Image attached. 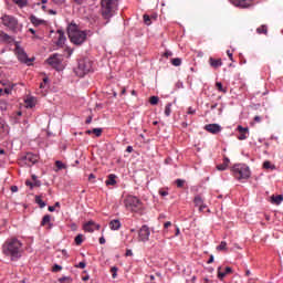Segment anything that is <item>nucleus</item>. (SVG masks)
I'll return each instance as SVG.
<instances>
[{"label": "nucleus", "mask_w": 283, "mask_h": 283, "mask_svg": "<svg viewBox=\"0 0 283 283\" xmlns=\"http://www.w3.org/2000/svg\"><path fill=\"white\" fill-rule=\"evenodd\" d=\"M263 169H275V165H272L271 161L263 163Z\"/></svg>", "instance_id": "35"}, {"label": "nucleus", "mask_w": 283, "mask_h": 283, "mask_svg": "<svg viewBox=\"0 0 283 283\" xmlns=\"http://www.w3.org/2000/svg\"><path fill=\"white\" fill-rule=\"evenodd\" d=\"M195 205L196 207H199V211H203L207 209V206L203 205L202 197L196 196L195 197Z\"/></svg>", "instance_id": "17"}, {"label": "nucleus", "mask_w": 283, "mask_h": 283, "mask_svg": "<svg viewBox=\"0 0 283 283\" xmlns=\"http://www.w3.org/2000/svg\"><path fill=\"white\" fill-rule=\"evenodd\" d=\"M74 242L77 247H81V244H83V234H77L74 239Z\"/></svg>", "instance_id": "31"}, {"label": "nucleus", "mask_w": 283, "mask_h": 283, "mask_svg": "<svg viewBox=\"0 0 283 283\" xmlns=\"http://www.w3.org/2000/svg\"><path fill=\"white\" fill-rule=\"evenodd\" d=\"M114 185H116V175L111 174L108 175V179L106 180V187H114Z\"/></svg>", "instance_id": "25"}, {"label": "nucleus", "mask_w": 283, "mask_h": 283, "mask_svg": "<svg viewBox=\"0 0 283 283\" xmlns=\"http://www.w3.org/2000/svg\"><path fill=\"white\" fill-rule=\"evenodd\" d=\"M59 282L60 283H64V282L72 283L73 280H72L71 276H62V277L59 279Z\"/></svg>", "instance_id": "38"}, {"label": "nucleus", "mask_w": 283, "mask_h": 283, "mask_svg": "<svg viewBox=\"0 0 283 283\" xmlns=\"http://www.w3.org/2000/svg\"><path fill=\"white\" fill-rule=\"evenodd\" d=\"M209 63H210L211 67H214L216 70H217V67L222 66V60L221 59L216 60L213 57H210Z\"/></svg>", "instance_id": "22"}, {"label": "nucleus", "mask_w": 283, "mask_h": 283, "mask_svg": "<svg viewBox=\"0 0 283 283\" xmlns=\"http://www.w3.org/2000/svg\"><path fill=\"white\" fill-rule=\"evenodd\" d=\"M25 161V165L32 167V165H36L39 163V155H34L32 153H27V155L22 158Z\"/></svg>", "instance_id": "12"}, {"label": "nucleus", "mask_w": 283, "mask_h": 283, "mask_svg": "<svg viewBox=\"0 0 283 283\" xmlns=\"http://www.w3.org/2000/svg\"><path fill=\"white\" fill-rule=\"evenodd\" d=\"M258 34H269V29L266 25H261L256 29Z\"/></svg>", "instance_id": "28"}, {"label": "nucleus", "mask_w": 283, "mask_h": 283, "mask_svg": "<svg viewBox=\"0 0 283 283\" xmlns=\"http://www.w3.org/2000/svg\"><path fill=\"white\" fill-rule=\"evenodd\" d=\"M149 234H150L149 227L143 226L138 231L139 242H147V240H149Z\"/></svg>", "instance_id": "11"}, {"label": "nucleus", "mask_w": 283, "mask_h": 283, "mask_svg": "<svg viewBox=\"0 0 283 283\" xmlns=\"http://www.w3.org/2000/svg\"><path fill=\"white\" fill-rule=\"evenodd\" d=\"M51 220H52V216L45 214L42 218L41 227H45V224H49V229H52V227H54V224H52V222H50Z\"/></svg>", "instance_id": "18"}, {"label": "nucleus", "mask_w": 283, "mask_h": 283, "mask_svg": "<svg viewBox=\"0 0 283 283\" xmlns=\"http://www.w3.org/2000/svg\"><path fill=\"white\" fill-rule=\"evenodd\" d=\"M94 224H96V222H94V221L86 222L83 227L84 231H86L88 233H94Z\"/></svg>", "instance_id": "21"}, {"label": "nucleus", "mask_w": 283, "mask_h": 283, "mask_svg": "<svg viewBox=\"0 0 283 283\" xmlns=\"http://www.w3.org/2000/svg\"><path fill=\"white\" fill-rule=\"evenodd\" d=\"M59 271H63V266L59 265V264H54L52 268V272L53 273H59Z\"/></svg>", "instance_id": "40"}, {"label": "nucleus", "mask_w": 283, "mask_h": 283, "mask_svg": "<svg viewBox=\"0 0 283 283\" xmlns=\"http://www.w3.org/2000/svg\"><path fill=\"white\" fill-rule=\"evenodd\" d=\"M12 1L19 8H25V6H28V0H12Z\"/></svg>", "instance_id": "29"}, {"label": "nucleus", "mask_w": 283, "mask_h": 283, "mask_svg": "<svg viewBox=\"0 0 283 283\" xmlns=\"http://www.w3.org/2000/svg\"><path fill=\"white\" fill-rule=\"evenodd\" d=\"M224 273L226 275H229V273H233V269L231 266H227Z\"/></svg>", "instance_id": "48"}, {"label": "nucleus", "mask_w": 283, "mask_h": 283, "mask_svg": "<svg viewBox=\"0 0 283 283\" xmlns=\"http://www.w3.org/2000/svg\"><path fill=\"white\" fill-rule=\"evenodd\" d=\"M96 178V176L94 175V174H91V175H88V180L91 181V180H94Z\"/></svg>", "instance_id": "63"}, {"label": "nucleus", "mask_w": 283, "mask_h": 283, "mask_svg": "<svg viewBox=\"0 0 283 283\" xmlns=\"http://www.w3.org/2000/svg\"><path fill=\"white\" fill-rule=\"evenodd\" d=\"M216 85L219 92H223V94H227V90H224L220 82H217Z\"/></svg>", "instance_id": "44"}, {"label": "nucleus", "mask_w": 283, "mask_h": 283, "mask_svg": "<svg viewBox=\"0 0 283 283\" xmlns=\"http://www.w3.org/2000/svg\"><path fill=\"white\" fill-rule=\"evenodd\" d=\"M232 172L237 180H249L251 178V170L247 164H234Z\"/></svg>", "instance_id": "3"}, {"label": "nucleus", "mask_w": 283, "mask_h": 283, "mask_svg": "<svg viewBox=\"0 0 283 283\" xmlns=\"http://www.w3.org/2000/svg\"><path fill=\"white\" fill-rule=\"evenodd\" d=\"M76 76L83 78L85 74H90L92 72V61L87 57L81 59L77 62V67L74 69Z\"/></svg>", "instance_id": "5"}, {"label": "nucleus", "mask_w": 283, "mask_h": 283, "mask_svg": "<svg viewBox=\"0 0 283 283\" xmlns=\"http://www.w3.org/2000/svg\"><path fill=\"white\" fill-rule=\"evenodd\" d=\"M55 167H56L55 171H61L62 169H67V166H65V164H63V161H61V160L55 161Z\"/></svg>", "instance_id": "27"}, {"label": "nucleus", "mask_w": 283, "mask_h": 283, "mask_svg": "<svg viewBox=\"0 0 283 283\" xmlns=\"http://www.w3.org/2000/svg\"><path fill=\"white\" fill-rule=\"evenodd\" d=\"M160 98L158 96H150L149 103L150 105H158Z\"/></svg>", "instance_id": "34"}, {"label": "nucleus", "mask_w": 283, "mask_h": 283, "mask_svg": "<svg viewBox=\"0 0 283 283\" xmlns=\"http://www.w3.org/2000/svg\"><path fill=\"white\" fill-rule=\"evenodd\" d=\"M35 203L39 205L40 209H43L48 203L41 200V196H35Z\"/></svg>", "instance_id": "30"}, {"label": "nucleus", "mask_w": 283, "mask_h": 283, "mask_svg": "<svg viewBox=\"0 0 283 283\" xmlns=\"http://www.w3.org/2000/svg\"><path fill=\"white\" fill-rule=\"evenodd\" d=\"M90 123H92V115H90V116L86 118V120H85V124H86V125H90Z\"/></svg>", "instance_id": "59"}, {"label": "nucleus", "mask_w": 283, "mask_h": 283, "mask_svg": "<svg viewBox=\"0 0 283 283\" xmlns=\"http://www.w3.org/2000/svg\"><path fill=\"white\" fill-rule=\"evenodd\" d=\"M124 205L128 211L143 214V202L135 196H128L124 200Z\"/></svg>", "instance_id": "4"}, {"label": "nucleus", "mask_w": 283, "mask_h": 283, "mask_svg": "<svg viewBox=\"0 0 283 283\" xmlns=\"http://www.w3.org/2000/svg\"><path fill=\"white\" fill-rule=\"evenodd\" d=\"M159 196H169V192L168 191H165V190H159Z\"/></svg>", "instance_id": "53"}, {"label": "nucleus", "mask_w": 283, "mask_h": 283, "mask_svg": "<svg viewBox=\"0 0 283 283\" xmlns=\"http://www.w3.org/2000/svg\"><path fill=\"white\" fill-rule=\"evenodd\" d=\"M0 109H7V104L6 102H0Z\"/></svg>", "instance_id": "54"}, {"label": "nucleus", "mask_w": 283, "mask_h": 283, "mask_svg": "<svg viewBox=\"0 0 283 283\" xmlns=\"http://www.w3.org/2000/svg\"><path fill=\"white\" fill-rule=\"evenodd\" d=\"M118 8V0H102L101 1V13L104 19H112L114 12Z\"/></svg>", "instance_id": "2"}, {"label": "nucleus", "mask_w": 283, "mask_h": 283, "mask_svg": "<svg viewBox=\"0 0 283 283\" xmlns=\"http://www.w3.org/2000/svg\"><path fill=\"white\" fill-rule=\"evenodd\" d=\"M111 273H112L113 280H116V277H118V268L117 266H113L111 269Z\"/></svg>", "instance_id": "33"}, {"label": "nucleus", "mask_w": 283, "mask_h": 283, "mask_svg": "<svg viewBox=\"0 0 283 283\" xmlns=\"http://www.w3.org/2000/svg\"><path fill=\"white\" fill-rule=\"evenodd\" d=\"M2 253L7 255V258H11L12 262L21 258V251L19 249H3Z\"/></svg>", "instance_id": "9"}, {"label": "nucleus", "mask_w": 283, "mask_h": 283, "mask_svg": "<svg viewBox=\"0 0 283 283\" xmlns=\"http://www.w3.org/2000/svg\"><path fill=\"white\" fill-rule=\"evenodd\" d=\"M237 129L239 130V140H247V134H249V127H242V125H239L237 127Z\"/></svg>", "instance_id": "14"}, {"label": "nucleus", "mask_w": 283, "mask_h": 283, "mask_svg": "<svg viewBox=\"0 0 283 283\" xmlns=\"http://www.w3.org/2000/svg\"><path fill=\"white\" fill-rule=\"evenodd\" d=\"M261 120H262V117H260V116H258V115L254 117V122H255V123H261Z\"/></svg>", "instance_id": "61"}, {"label": "nucleus", "mask_w": 283, "mask_h": 283, "mask_svg": "<svg viewBox=\"0 0 283 283\" xmlns=\"http://www.w3.org/2000/svg\"><path fill=\"white\" fill-rule=\"evenodd\" d=\"M11 191H12V193H17V191H19V187L11 186Z\"/></svg>", "instance_id": "56"}, {"label": "nucleus", "mask_w": 283, "mask_h": 283, "mask_svg": "<svg viewBox=\"0 0 283 283\" xmlns=\"http://www.w3.org/2000/svg\"><path fill=\"white\" fill-rule=\"evenodd\" d=\"M175 182L179 189H182L185 187V180L182 179H177Z\"/></svg>", "instance_id": "41"}, {"label": "nucleus", "mask_w": 283, "mask_h": 283, "mask_svg": "<svg viewBox=\"0 0 283 283\" xmlns=\"http://www.w3.org/2000/svg\"><path fill=\"white\" fill-rule=\"evenodd\" d=\"M49 211L54 212L56 211V208L54 206H49Z\"/></svg>", "instance_id": "62"}, {"label": "nucleus", "mask_w": 283, "mask_h": 283, "mask_svg": "<svg viewBox=\"0 0 283 283\" xmlns=\"http://www.w3.org/2000/svg\"><path fill=\"white\" fill-rule=\"evenodd\" d=\"M1 21H2V24L6 28H9V30H12V32H14V30H17V25H19V20H17V18L12 15L4 14L1 18Z\"/></svg>", "instance_id": "6"}, {"label": "nucleus", "mask_w": 283, "mask_h": 283, "mask_svg": "<svg viewBox=\"0 0 283 283\" xmlns=\"http://www.w3.org/2000/svg\"><path fill=\"white\" fill-rule=\"evenodd\" d=\"M282 201H283V195H279V196L273 195L271 197L272 205H282Z\"/></svg>", "instance_id": "24"}, {"label": "nucleus", "mask_w": 283, "mask_h": 283, "mask_svg": "<svg viewBox=\"0 0 283 283\" xmlns=\"http://www.w3.org/2000/svg\"><path fill=\"white\" fill-rule=\"evenodd\" d=\"M25 185H27V187H30V189H34V182L27 180Z\"/></svg>", "instance_id": "47"}, {"label": "nucleus", "mask_w": 283, "mask_h": 283, "mask_svg": "<svg viewBox=\"0 0 283 283\" xmlns=\"http://www.w3.org/2000/svg\"><path fill=\"white\" fill-rule=\"evenodd\" d=\"M46 63L59 71L61 70V63H63V61L59 57V53H54L46 60Z\"/></svg>", "instance_id": "8"}, {"label": "nucleus", "mask_w": 283, "mask_h": 283, "mask_svg": "<svg viewBox=\"0 0 283 283\" xmlns=\"http://www.w3.org/2000/svg\"><path fill=\"white\" fill-rule=\"evenodd\" d=\"M67 36L71 43H74V45H83L87 39V33L85 31L78 30V25H76L74 22H71L67 27Z\"/></svg>", "instance_id": "1"}, {"label": "nucleus", "mask_w": 283, "mask_h": 283, "mask_svg": "<svg viewBox=\"0 0 283 283\" xmlns=\"http://www.w3.org/2000/svg\"><path fill=\"white\" fill-rule=\"evenodd\" d=\"M165 114L166 116H171V103L166 105Z\"/></svg>", "instance_id": "39"}, {"label": "nucleus", "mask_w": 283, "mask_h": 283, "mask_svg": "<svg viewBox=\"0 0 283 283\" xmlns=\"http://www.w3.org/2000/svg\"><path fill=\"white\" fill-rule=\"evenodd\" d=\"M27 107H29L30 109H32V107L36 106V102L34 101V97H29L24 101Z\"/></svg>", "instance_id": "26"}, {"label": "nucleus", "mask_w": 283, "mask_h": 283, "mask_svg": "<svg viewBox=\"0 0 283 283\" xmlns=\"http://www.w3.org/2000/svg\"><path fill=\"white\" fill-rule=\"evenodd\" d=\"M31 178L33 180V187H41V180L36 179V175H32Z\"/></svg>", "instance_id": "36"}, {"label": "nucleus", "mask_w": 283, "mask_h": 283, "mask_svg": "<svg viewBox=\"0 0 283 283\" xmlns=\"http://www.w3.org/2000/svg\"><path fill=\"white\" fill-rule=\"evenodd\" d=\"M99 244H105V237L99 238Z\"/></svg>", "instance_id": "64"}, {"label": "nucleus", "mask_w": 283, "mask_h": 283, "mask_svg": "<svg viewBox=\"0 0 283 283\" xmlns=\"http://www.w3.org/2000/svg\"><path fill=\"white\" fill-rule=\"evenodd\" d=\"M21 247H23V243L17 238L9 239L3 244V249H21Z\"/></svg>", "instance_id": "10"}, {"label": "nucleus", "mask_w": 283, "mask_h": 283, "mask_svg": "<svg viewBox=\"0 0 283 283\" xmlns=\"http://www.w3.org/2000/svg\"><path fill=\"white\" fill-rule=\"evenodd\" d=\"M217 249H227V242L222 241Z\"/></svg>", "instance_id": "50"}, {"label": "nucleus", "mask_w": 283, "mask_h": 283, "mask_svg": "<svg viewBox=\"0 0 283 283\" xmlns=\"http://www.w3.org/2000/svg\"><path fill=\"white\" fill-rule=\"evenodd\" d=\"M30 21L35 27L45 25V20H41V19L36 18L35 15H31Z\"/></svg>", "instance_id": "20"}, {"label": "nucleus", "mask_w": 283, "mask_h": 283, "mask_svg": "<svg viewBox=\"0 0 283 283\" xmlns=\"http://www.w3.org/2000/svg\"><path fill=\"white\" fill-rule=\"evenodd\" d=\"M0 41L2 43H12L14 41L13 36H10L8 33L0 31Z\"/></svg>", "instance_id": "16"}, {"label": "nucleus", "mask_w": 283, "mask_h": 283, "mask_svg": "<svg viewBox=\"0 0 283 283\" xmlns=\"http://www.w3.org/2000/svg\"><path fill=\"white\" fill-rule=\"evenodd\" d=\"M109 228L112 231H118L120 229V221L118 219H114L109 222Z\"/></svg>", "instance_id": "23"}, {"label": "nucleus", "mask_w": 283, "mask_h": 283, "mask_svg": "<svg viewBox=\"0 0 283 283\" xmlns=\"http://www.w3.org/2000/svg\"><path fill=\"white\" fill-rule=\"evenodd\" d=\"M229 163H230L229 157H224V158H223V165H226L227 167H229Z\"/></svg>", "instance_id": "57"}, {"label": "nucleus", "mask_w": 283, "mask_h": 283, "mask_svg": "<svg viewBox=\"0 0 283 283\" xmlns=\"http://www.w3.org/2000/svg\"><path fill=\"white\" fill-rule=\"evenodd\" d=\"M15 52L18 54V60L20 63H24L25 65H32L34 57H28V53L20 46H17Z\"/></svg>", "instance_id": "7"}, {"label": "nucleus", "mask_w": 283, "mask_h": 283, "mask_svg": "<svg viewBox=\"0 0 283 283\" xmlns=\"http://www.w3.org/2000/svg\"><path fill=\"white\" fill-rule=\"evenodd\" d=\"M213 261H214V258H213V254H211L207 264H213Z\"/></svg>", "instance_id": "55"}, {"label": "nucleus", "mask_w": 283, "mask_h": 283, "mask_svg": "<svg viewBox=\"0 0 283 283\" xmlns=\"http://www.w3.org/2000/svg\"><path fill=\"white\" fill-rule=\"evenodd\" d=\"M205 129L206 132H209V134H220V132H222V126H220V124H207Z\"/></svg>", "instance_id": "13"}, {"label": "nucleus", "mask_w": 283, "mask_h": 283, "mask_svg": "<svg viewBox=\"0 0 283 283\" xmlns=\"http://www.w3.org/2000/svg\"><path fill=\"white\" fill-rule=\"evenodd\" d=\"M234 6L238 8H249L251 6L250 0H234Z\"/></svg>", "instance_id": "19"}, {"label": "nucleus", "mask_w": 283, "mask_h": 283, "mask_svg": "<svg viewBox=\"0 0 283 283\" xmlns=\"http://www.w3.org/2000/svg\"><path fill=\"white\" fill-rule=\"evenodd\" d=\"M227 167H229V166H227V164L217 165L218 171H226Z\"/></svg>", "instance_id": "45"}, {"label": "nucleus", "mask_w": 283, "mask_h": 283, "mask_svg": "<svg viewBox=\"0 0 283 283\" xmlns=\"http://www.w3.org/2000/svg\"><path fill=\"white\" fill-rule=\"evenodd\" d=\"M164 56H165L166 59H169V56H174V53H171V51H166V52L164 53Z\"/></svg>", "instance_id": "51"}, {"label": "nucleus", "mask_w": 283, "mask_h": 283, "mask_svg": "<svg viewBox=\"0 0 283 283\" xmlns=\"http://www.w3.org/2000/svg\"><path fill=\"white\" fill-rule=\"evenodd\" d=\"M187 114L193 115L196 114V109H193L192 107H189Z\"/></svg>", "instance_id": "52"}, {"label": "nucleus", "mask_w": 283, "mask_h": 283, "mask_svg": "<svg viewBox=\"0 0 283 283\" xmlns=\"http://www.w3.org/2000/svg\"><path fill=\"white\" fill-rule=\"evenodd\" d=\"M144 23L146 25H151V18L148 14H144Z\"/></svg>", "instance_id": "42"}, {"label": "nucleus", "mask_w": 283, "mask_h": 283, "mask_svg": "<svg viewBox=\"0 0 283 283\" xmlns=\"http://www.w3.org/2000/svg\"><path fill=\"white\" fill-rule=\"evenodd\" d=\"M171 64L175 65V67H180V65L182 64V60L179 57L172 59Z\"/></svg>", "instance_id": "32"}, {"label": "nucleus", "mask_w": 283, "mask_h": 283, "mask_svg": "<svg viewBox=\"0 0 283 283\" xmlns=\"http://www.w3.org/2000/svg\"><path fill=\"white\" fill-rule=\"evenodd\" d=\"M92 132L97 138H99V136H103V128H93Z\"/></svg>", "instance_id": "37"}, {"label": "nucleus", "mask_w": 283, "mask_h": 283, "mask_svg": "<svg viewBox=\"0 0 283 283\" xmlns=\"http://www.w3.org/2000/svg\"><path fill=\"white\" fill-rule=\"evenodd\" d=\"M85 266H87V263H85L84 261H82L77 265H75L76 269H85Z\"/></svg>", "instance_id": "46"}, {"label": "nucleus", "mask_w": 283, "mask_h": 283, "mask_svg": "<svg viewBox=\"0 0 283 283\" xmlns=\"http://www.w3.org/2000/svg\"><path fill=\"white\" fill-rule=\"evenodd\" d=\"M125 255H126V258H129V256L134 255V253L132 252V250H127Z\"/></svg>", "instance_id": "58"}, {"label": "nucleus", "mask_w": 283, "mask_h": 283, "mask_svg": "<svg viewBox=\"0 0 283 283\" xmlns=\"http://www.w3.org/2000/svg\"><path fill=\"white\" fill-rule=\"evenodd\" d=\"M220 269H222V268H218V277L220 280H224V277H227V273L226 272H221Z\"/></svg>", "instance_id": "43"}, {"label": "nucleus", "mask_w": 283, "mask_h": 283, "mask_svg": "<svg viewBox=\"0 0 283 283\" xmlns=\"http://www.w3.org/2000/svg\"><path fill=\"white\" fill-rule=\"evenodd\" d=\"M53 3H55L56 6H63V3H65V0H52Z\"/></svg>", "instance_id": "49"}, {"label": "nucleus", "mask_w": 283, "mask_h": 283, "mask_svg": "<svg viewBox=\"0 0 283 283\" xmlns=\"http://www.w3.org/2000/svg\"><path fill=\"white\" fill-rule=\"evenodd\" d=\"M126 151H127L128 154H132V151H134V147L127 146Z\"/></svg>", "instance_id": "60"}, {"label": "nucleus", "mask_w": 283, "mask_h": 283, "mask_svg": "<svg viewBox=\"0 0 283 283\" xmlns=\"http://www.w3.org/2000/svg\"><path fill=\"white\" fill-rule=\"evenodd\" d=\"M57 34H59V39L56 41V45L59 48H63V45H65V41H66L65 33L63 32V30H57Z\"/></svg>", "instance_id": "15"}]
</instances>
